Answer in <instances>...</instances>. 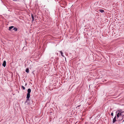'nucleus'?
<instances>
[{"label":"nucleus","instance_id":"nucleus-1","mask_svg":"<svg viewBox=\"0 0 124 124\" xmlns=\"http://www.w3.org/2000/svg\"><path fill=\"white\" fill-rule=\"evenodd\" d=\"M118 111L119 112L116 115L117 118L119 117V116H122V119H121V120H122L123 119V116L124 115V113L123 112H121L119 111Z\"/></svg>","mask_w":124,"mask_h":124},{"label":"nucleus","instance_id":"nucleus-2","mask_svg":"<svg viewBox=\"0 0 124 124\" xmlns=\"http://www.w3.org/2000/svg\"><path fill=\"white\" fill-rule=\"evenodd\" d=\"M30 94L27 93V95L26 98L27 99L26 100V102L29 100V98L30 97Z\"/></svg>","mask_w":124,"mask_h":124},{"label":"nucleus","instance_id":"nucleus-3","mask_svg":"<svg viewBox=\"0 0 124 124\" xmlns=\"http://www.w3.org/2000/svg\"><path fill=\"white\" fill-rule=\"evenodd\" d=\"M6 61H4L3 63L2 64V65L4 67L6 66Z\"/></svg>","mask_w":124,"mask_h":124},{"label":"nucleus","instance_id":"nucleus-4","mask_svg":"<svg viewBox=\"0 0 124 124\" xmlns=\"http://www.w3.org/2000/svg\"><path fill=\"white\" fill-rule=\"evenodd\" d=\"M116 116H115V117L113 119V122L114 123H115L116 121Z\"/></svg>","mask_w":124,"mask_h":124},{"label":"nucleus","instance_id":"nucleus-5","mask_svg":"<svg viewBox=\"0 0 124 124\" xmlns=\"http://www.w3.org/2000/svg\"><path fill=\"white\" fill-rule=\"evenodd\" d=\"M31 89H30V88L28 89L27 90V92H28L27 93H29L30 94V93L31 92Z\"/></svg>","mask_w":124,"mask_h":124},{"label":"nucleus","instance_id":"nucleus-6","mask_svg":"<svg viewBox=\"0 0 124 124\" xmlns=\"http://www.w3.org/2000/svg\"><path fill=\"white\" fill-rule=\"evenodd\" d=\"M14 27L13 26H11L9 27V30L10 31H11V29H12Z\"/></svg>","mask_w":124,"mask_h":124},{"label":"nucleus","instance_id":"nucleus-7","mask_svg":"<svg viewBox=\"0 0 124 124\" xmlns=\"http://www.w3.org/2000/svg\"><path fill=\"white\" fill-rule=\"evenodd\" d=\"M25 71L26 72H27V73H29V69L28 68H27L26 70Z\"/></svg>","mask_w":124,"mask_h":124},{"label":"nucleus","instance_id":"nucleus-8","mask_svg":"<svg viewBox=\"0 0 124 124\" xmlns=\"http://www.w3.org/2000/svg\"><path fill=\"white\" fill-rule=\"evenodd\" d=\"M17 29L16 28H14L13 29V30H14L15 31H16L17 30Z\"/></svg>","mask_w":124,"mask_h":124},{"label":"nucleus","instance_id":"nucleus-9","mask_svg":"<svg viewBox=\"0 0 124 124\" xmlns=\"http://www.w3.org/2000/svg\"><path fill=\"white\" fill-rule=\"evenodd\" d=\"M31 16L32 18V21H33L34 20V17H33V15H32V14Z\"/></svg>","mask_w":124,"mask_h":124},{"label":"nucleus","instance_id":"nucleus-10","mask_svg":"<svg viewBox=\"0 0 124 124\" xmlns=\"http://www.w3.org/2000/svg\"><path fill=\"white\" fill-rule=\"evenodd\" d=\"M60 52L61 55L63 57H64V56L63 55V53L62 52V51H61Z\"/></svg>","mask_w":124,"mask_h":124},{"label":"nucleus","instance_id":"nucleus-11","mask_svg":"<svg viewBox=\"0 0 124 124\" xmlns=\"http://www.w3.org/2000/svg\"><path fill=\"white\" fill-rule=\"evenodd\" d=\"M22 88H23V90H24L25 89V87L24 86H22Z\"/></svg>","mask_w":124,"mask_h":124},{"label":"nucleus","instance_id":"nucleus-12","mask_svg":"<svg viewBox=\"0 0 124 124\" xmlns=\"http://www.w3.org/2000/svg\"><path fill=\"white\" fill-rule=\"evenodd\" d=\"M104 12V11L103 10L101 9V13H103V12Z\"/></svg>","mask_w":124,"mask_h":124},{"label":"nucleus","instance_id":"nucleus-13","mask_svg":"<svg viewBox=\"0 0 124 124\" xmlns=\"http://www.w3.org/2000/svg\"><path fill=\"white\" fill-rule=\"evenodd\" d=\"M113 113H111V115L112 116H113Z\"/></svg>","mask_w":124,"mask_h":124},{"label":"nucleus","instance_id":"nucleus-14","mask_svg":"<svg viewBox=\"0 0 124 124\" xmlns=\"http://www.w3.org/2000/svg\"><path fill=\"white\" fill-rule=\"evenodd\" d=\"M103 14H103V15H104V16H105V15L106 14V13H105V12H104Z\"/></svg>","mask_w":124,"mask_h":124},{"label":"nucleus","instance_id":"nucleus-15","mask_svg":"<svg viewBox=\"0 0 124 124\" xmlns=\"http://www.w3.org/2000/svg\"><path fill=\"white\" fill-rule=\"evenodd\" d=\"M14 1H16L17 0H13Z\"/></svg>","mask_w":124,"mask_h":124},{"label":"nucleus","instance_id":"nucleus-16","mask_svg":"<svg viewBox=\"0 0 124 124\" xmlns=\"http://www.w3.org/2000/svg\"><path fill=\"white\" fill-rule=\"evenodd\" d=\"M27 85V83H26V84H25V86H26V85Z\"/></svg>","mask_w":124,"mask_h":124},{"label":"nucleus","instance_id":"nucleus-17","mask_svg":"<svg viewBox=\"0 0 124 124\" xmlns=\"http://www.w3.org/2000/svg\"><path fill=\"white\" fill-rule=\"evenodd\" d=\"M80 106V105H79L78 106V107H79Z\"/></svg>","mask_w":124,"mask_h":124},{"label":"nucleus","instance_id":"nucleus-18","mask_svg":"<svg viewBox=\"0 0 124 124\" xmlns=\"http://www.w3.org/2000/svg\"><path fill=\"white\" fill-rule=\"evenodd\" d=\"M59 58H57V59L58 60Z\"/></svg>","mask_w":124,"mask_h":124},{"label":"nucleus","instance_id":"nucleus-19","mask_svg":"<svg viewBox=\"0 0 124 124\" xmlns=\"http://www.w3.org/2000/svg\"><path fill=\"white\" fill-rule=\"evenodd\" d=\"M100 11L101 12V9H100Z\"/></svg>","mask_w":124,"mask_h":124},{"label":"nucleus","instance_id":"nucleus-20","mask_svg":"<svg viewBox=\"0 0 124 124\" xmlns=\"http://www.w3.org/2000/svg\"><path fill=\"white\" fill-rule=\"evenodd\" d=\"M124 121V119L123 121V122Z\"/></svg>","mask_w":124,"mask_h":124}]
</instances>
